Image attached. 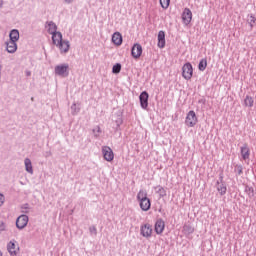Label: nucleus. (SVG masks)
Listing matches in <instances>:
<instances>
[{
	"label": "nucleus",
	"mask_w": 256,
	"mask_h": 256,
	"mask_svg": "<svg viewBox=\"0 0 256 256\" xmlns=\"http://www.w3.org/2000/svg\"><path fill=\"white\" fill-rule=\"evenodd\" d=\"M52 41L60 49L61 53H67L69 51V41L63 40V34L61 32L52 34Z\"/></svg>",
	"instance_id": "nucleus-1"
},
{
	"label": "nucleus",
	"mask_w": 256,
	"mask_h": 256,
	"mask_svg": "<svg viewBox=\"0 0 256 256\" xmlns=\"http://www.w3.org/2000/svg\"><path fill=\"white\" fill-rule=\"evenodd\" d=\"M137 201L142 211H149V209H151V199L147 197V190H139Z\"/></svg>",
	"instance_id": "nucleus-2"
},
{
	"label": "nucleus",
	"mask_w": 256,
	"mask_h": 256,
	"mask_svg": "<svg viewBox=\"0 0 256 256\" xmlns=\"http://www.w3.org/2000/svg\"><path fill=\"white\" fill-rule=\"evenodd\" d=\"M198 123H199V117H197V113H195L193 110H190L186 114V118H185L186 127L192 128V127H195Z\"/></svg>",
	"instance_id": "nucleus-3"
},
{
	"label": "nucleus",
	"mask_w": 256,
	"mask_h": 256,
	"mask_svg": "<svg viewBox=\"0 0 256 256\" xmlns=\"http://www.w3.org/2000/svg\"><path fill=\"white\" fill-rule=\"evenodd\" d=\"M182 77L186 79V81H190V79L193 78V65L190 62L182 66Z\"/></svg>",
	"instance_id": "nucleus-4"
},
{
	"label": "nucleus",
	"mask_w": 256,
	"mask_h": 256,
	"mask_svg": "<svg viewBox=\"0 0 256 256\" xmlns=\"http://www.w3.org/2000/svg\"><path fill=\"white\" fill-rule=\"evenodd\" d=\"M140 235L146 239L151 238L153 235V226L149 223L142 224L140 227Z\"/></svg>",
	"instance_id": "nucleus-5"
},
{
	"label": "nucleus",
	"mask_w": 256,
	"mask_h": 256,
	"mask_svg": "<svg viewBox=\"0 0 256 256\" xmlns=\"http://www.w3.org/2000/svg\"><path fill=\"white\" fill-rule=\"evenodd\" d=\"M102 154L105 161H108V163H111L115 159V153H113V149L109 146H103L102 147Z\"/></svg>",
	"instance_id": "nucleus-6"
},
{
	"label": "nucleus",
	"mask_w": 256,
	"mask_h": 256,
	"mask_svg": "<svg viewBox=\"0 0 256 256\" xmlns=\"http://www.w3.org/2000/svg\"><path fill=\"white\" fill-rule=\"evenodd\" d=\"M56 75H60L61 77H67L69 75V65L62 64L55 67Z\"/></svg>",
	"instance_id": "nucleus-7"
},
{
	"label": "nucleus",
	"mask_w": 256,
	"mask_h": 256,
	"mask_svg": "<svg viewBox=\"0 0 256 256\" xmlns=\"http://www.w3.org/2000/svg\"><path fill=\"white\" fill-rule=\"evenodd\" d=\"M29 223V217L27 215H21L16 220V227L18 229H25Z\"/></svg>",
	"instance_id": "nucleus-8"
},
{
	"label": "nucleus",
	"mask_w": 256,
	"mask_h": 256,
	"mask_svg": "<svg viewBox=\"0 0 256 256\" xmlns=\"http://www.w3.org/2000/svg\"><path fill=\"white\" fill-rule=\"evenodd\" d=\"M192 20H193V13L189 8H185L182 13V21L184 25H189V23H191Z\"/></svg>",
	"instance_id": "nucleus-9"
},
{
	"label": "nucleus",
	"mask_w": 256,
	"mask_h": 256,
	"mask_svg": "<svg viewBox=\"0 0 256 256\" xmlns=\"http://www.w3.org/2000/svg\"><path fill=\"white\" fill-rule=\"evenodd\" d=\"M132 57L134 59H139L143 55V47L141 44H134L131 50Z\"/></svg>",
	"instance_id": "nucleus-10"
},
{
	"label": "nucleus",
	"mask_w": 256,
	"mask_h": 256,
	"mask_svg": "<svg viewBox=\"0 0 256 256\" xmlns=\"http://www.w3.org/2000/svg\"><path fill=\"white\" fill-rule=\"evenodd\" d=\"M139 99L142 109H147L149 107V93L147 91L142 92Z\"/></svg>",
	"instance_id": "nucleus-11"
},
{
	"label": "nucleus",
	"mask_w": 256,
	"mask_h": 256,
	"mask_svg": "<svg viewBox=\"0 0 256 256\" xmlns=\"http://www.w3.org/2000/svg\"><path fill=\"white\" fill-rule=\"evenodd\" d=\"M154 230L157 235L163 234L165 231V221L162 219L157 220L154 226Z\"/></svg>",
	"instance_id": "nucleus-12"
},
{
	"label": "nucleus",
	"mask_w": 256,
	"mask_h": 256,
	"mask_svg": "<svg viewBox=\"0 0 256 256\" xmlns=\"http://www.w3.org/2000/svg\"><path fill=\"white\" fill-rule=\"evenodd\" d=\"M7 249L11 256H15L17 253H19V245H17L14 241H10L8 243Z\"/></svg>",
	"instance_id": "nucleus-13"
},
{
	"label": "nucleus",
	"mask_w": 256,
	"mask_h": 256,
	"mask_svg": "<svg viewBox=\"0 0 256 256\" xmlns=\"http://www.w3.org/2000/svg\"><path fill=\"white\" fill-rule=\"evenodd\" d=\"M241 156L244 161H247V159H249V157H251V150L249 149V145L244 144L241 147Z\"/></svg>",
	"instance_id": "nucleus-14"
},
{
	"label": "nucleus",
	"mask_w": 256,
	"mask_h": 256,
	"mask_svg": "<svg viewBox=\"0 0 256 256\" xmlns=\"http://www.w3.org/2000/svg\"><path fill=\"white\" fill-rule=\"evenodd\" d=\"M112 43L116 45L117 47L121 46L123 44V36L119 32H115L112 35Z\"/></svg>",
	"instance_id": "nucleus-15"
},
{
	"label": "nucleus",
	"mask_w": 256,
	"mask_h": 256,
	"mask_svg": "<svg viewBox=\"0 0 256 256\" xmlns=\"http://www.w3.org/2000/svg\"><path fill=\"white\" fill-rule=\"evenodd\" d=\"M6 51H8V53H15V51H17V42L13 40L6 42Z\"/></svg>",
	"instance_id": "nucleus-16"
},
{
	"label": "nucleus",
	"mask_w": 256,
	"mask_h": 256,
	"mask_svg": "<svg viewBox=\"0 0 256 256\" xmlns=\"http://www.w3.org/2000/svg\"><path fill=\"white\" fill-rule=\"evenodd\" d=\"M158 47L159 49H163L165 47V32L159 31L158 33Z\"/></svg>",
	"instance_id": "nucleus-17"
},
{
	"label": "nucleus",
	"mask_w": 256,
	"mask_h": 256,
	"mask_svg": "<svg viewBox=\"0 0 256 256\" xmlns=\"http://www.w3.org/2000/svg\"><path fill=\"white\" fill-rule=\"evenodd\" d=\"M46 29L50 35H53L54 33H57V25L53 22H48L46 25Z\"/></svg>",
	"instance_id": "nucleus-18"
},
{
	"label": "nucleus",
	"mask_w": 256,
	"mask_h": 256,
	"mask_svg": "<svg viewBox=\"0 0 256 256\" xmlns=\"http://www.w3.org/2000/svg\"><path fill=\"white\" fill-rule=\"evenodd\" d=\"M10 41L18 42L19 41V30L14 29L9 34Z\"/></svg>",
	"instance_id": "nucleus-19"
},
{
	"label": "nucleus",
	"mask_w": 256,
	"mask_h": 256,
	"mask_svg": "<svg viewBox=\"0 0 256 256\" xmlns=\"http://www.w3.org/2000/svg\"><path fill=\"white\" fill-rule=\"evenodd\" d=\"M24 163L27 173H31V175H33V165L31 164V160L29 158H26Z\"/></svg>",
	"instance_id": "nucleus-20"
},
{
	"label": "nucleus",
	"mask_w": 256,
	"mask_h": 256,
	"mask_svg": "<svg viewBox=\"0 0 256 256\" xmlns=\"http://www.w3.org/2000/svg\"><path fill=\"white\" fill-rule=\"evenodd\" d=\"M183 232L185 235H191L195 233V228H193L191 225H184Z\"/></svg>",
	"instance_id": "nucleus-21"
},
{
	"label": "nucleus",
	"mask_w": 256,
	"mask_h": 256,
	"mask_svg": "<svg viewBox=\"0 0 256 256\" xmlns=\"http://www.w3.org/2000/svg\"><path fill=\"white\" fill-rule=\"evenodd\" d=\"M255 101L253 100V97L246 96L244 99V105L245 107H253Z\"/></svg>",
	"instance_id": "nucleus-22"
},
{
	"label": "nucleus",
	"mask_w": 256,
	"mask_h": 256,
	"mask_svg": "<svg viewBox=\"0 0 256 256\" xmlns=\"http://www.w3.org/2000/svg\"><path fill=\"white\" fill-rule=\"evenodd\" d=\"M156 192L158 193V195H160V197H165L167 195V191L165 190V188H163V186H157Z\"/></svg>",
	"instance_id": "nucleus-23"
},
{
	"label": "nucleus",
	"mask_w": 256,
	"mask_h": 256,
	"mask_svg": "<svg viewBox=\"0 0 256 256\" xmlns=\"http://www.w3.org/2000/svg\"><path fill=\"white\" fill-rule=\"evenodd\" d=\"M199 71H205L207 69V59H202L198 65Z\"/></svg>",
	"instance_id": "nucleus-24"
},
{
	"label": "nucleus",
	"mask_w": 256,
	"mask_h": 256,
	"mask_svg": "<svg viewBox=\"0 0 256 256\" xmlns=\"http://www.w3.org/2000/svg\"><path fill=\"white\" fill-rule=\"evenodd\" d=\"M217 191L220 193V195H225V193H227V186H225V184H220L217 187Z\"/></svg>",
	"instance_id": "nucleus-25"
},
{
	"label": "nucleus",
	"mask_w": 256,
	"mask_h": 256,
	"mask_svg": "<svg viewBox=\"0 0 256 256\" xmlns=\"http://www.w3.org/2000/svg\"><path fill=\"white\" fill-rule=\"evenodd\" d=\"M170 3H171V0H160V5L162 9H169Z\"/></svg>",
	"instance_id": "nucleus-26"
},
{
	"label": "nucleus",
	"mask_w": 256,
	"mask_h": 256,
	"mask_svg": "<svg viewBox=\"0 0 256 256\" xmlns=\"http://www.w3.org/2000/svg\"><path fill=\"white\" fill-rule=\"evenodd\" d=\"M249 17H250V19L248 20V23H249L251 29H253V27L256 23V18L253 14H251Z\"/></svg>",
	"instance_id": "nucleus-27"
},
{
	"label": "nucleus",
	"mask_w": 256,
	"mask_h": 256,
	"mask_svg": "<svg viewBox=\"0 0 256 256\" xmlns=\"http://www.w3.org/2000/svg\"><path fill=\"white\" fill-rule=\"evenodd\" d=\"M112 73H121V64H116L112 68Z\"/></svg>",
	"instance_id": "nucleus-28"
},
{
	"label": "nucleus",
	"mask_w": 256,
	"mask_h": 256,
	"mask_svg": "<svg viewBox=\"0 0 256 256\" xmlns=\"http://www.w3.org/2000/svg\"><path fill=\"white\" fill-rule=\"evenodd\" d=\"M5 203V196L3 194H0V207Z\"/></svg>",
	"instance_id": "nucleus-29"
},
{
	"label": "nucleus",
	"mask_w": 256,
	"mask_h": 256,
	"mask_svg": "<svg viewBox=\"0 0 256 256\" xmlns=\"http://www.w3.org/2000/svg\"><path fill=\"white\" fill-rule=\"evenodd\" d=\"M26 75H27L28 77H31V72H30V71H26Z\"/></svg>",
	"instance_id": "nucleus-30"
},
{
	"label": "nucleus",
	"mask_w": 256,
	"mask_h": 256,
	"mask_svg": "<svg viewBox=\"0 0 256 256\" xmlns=\"http://www.w3.org/2000/svg\"><path fill=\"white\" fill-rule=\"evenodd\" d=\"M66 3H73V0H65Z\"/></svg>",
	"instance_id": "nucleus-31"
},
{
	"label": "nucleus",
	"mask_w": 256,
	"mask_h": 256,
	"mask_svg": "<svg viewBox=\"0 0 256 256\" xmlns=\"http://www.w3.org/2000/svg\"><path fill=\"white\" fill-rule=\"evenodd\" d=\"M0 7H3V0H0Z\"/></svg>",
	"instance_id": "nucleus-32"
},
{
	"label": "nucleus",
	"mask_w": 256,
	"mask_h": 256,
	"mask_svg": "<svg viewBox=\"0 0 256 256\" xmlns=\"http://www.w3.org/2000/svg\"><path fill=\"white\" fill-rule=\"evenodd\" d=\"M241 173H243V170H241V168H240V170H239V175H241Z\"/></svg>",
	"instance_id": "nucleus-33"
},
{
	"label": "nucleus",
	"mask_w": 256,
	"mask_h": 256,
	"mask_svg": "<svg viewBox=\"0 0 256 256\" xmlns=\"http://www.w3.org/2000/svg\"><path fill=\"white\" fill-rule=\"evenodd\" d=\"M0 256H3V254L0 252Z\"/></svg>",
	"instance_id": "nucleus-34"
}]
</instances>
